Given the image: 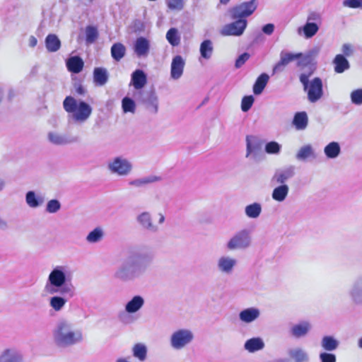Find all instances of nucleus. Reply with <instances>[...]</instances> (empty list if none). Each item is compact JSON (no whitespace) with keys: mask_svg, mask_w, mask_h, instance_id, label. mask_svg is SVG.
<instances>
[{"mask_svg":"<svg viewBox=\"0 0 362 362\" xmlns=\"http://www.w3.org/2000/svg\"><path fill=\"white\" fill-rule=\"evenodd\" d=\"M168 7L172 10H182L183 8V0H168Z\"/></svg>","mask_w":362,"mask_h":362,"instance_id":"obj_57","label":"nucleus"},{"mask_svg":"<svg viewBox=\"0 0 362 362\" xmlns=\"http://www.w3.org/2000/svg\"><path fill=\"white\" fill-rule=\"evenodd\" d=\"M72 272L65 265H57L49 272L44 286L49 295L61 294L69 298L76 295V288L71 283Z\"/></svg>","mask_w":362,"mask_h":362,"instance_id":"obj_2","label":"nucleus"},{"mask_svg":"<svg viewBox=\"0 0 362 362\" xmlns=\"http://www.w3.org/2000/svg\"><path fill=\"white\" fill-rule=\"evenodd\" d=\"M295 170L293 165L276 170L272 177V182L276 185H286V182L294 177Z\"/></svg>","mask_w":362,"mask_h":362,"instance_id":"obj_11","label":"nucleus"},{"mask_svg":"<svg viewBox=\"0 0 362 362\" xmlns=\"http://www.w3.org/2000/svg\"><path fill=\"white\" fill-rule=\"evenodd\" d=\"M341 52L345 57L351 56L353 53L352 46L349 44H344L341 47Z\"/></svg>","mask_w":362,"mask_h":362,"instance_id":"obj_61","label":"nucleus"},{"mask_svg":"<svg viewBox=\"0 0 362 362\" xmlns=\"http://www.w3.org/2000/svg\"><path fill=\"white\" fill-rule=\"evenodd\" d=\"M166 39L173 47L179 45L180 43V37L176 28H172L166 33Z\"/></svg>","mask_w":362,"mask_h":362,"instance_id":"obj_46","label":"nucleus"},{"mask_svg":"<svg viewBox=\"0 0 362 362\" xmlns=\"http://www.w3.org/2000/svg\"><path fill=\"white\" fill-rule=\"evenodd\" d=\"M76 93L80 95H83L86 94V90L82 85H78L76 87Z\"/></svg>","mask_w":362,"mask_h":362,"instance_id":"obj_63","label":"nucleus"},{"mask_svg":"<svg viewBox=\"0 0 362 362\" xmlns=\"http://www.w3.org/2000/svg\"><path fill=\"white\" fill-rule=\"evenodd\" d=\"M61 208V204L57 199H52L47 204L46 211L48 213L54 214L57 212Z\"/></svg>","mask_w":362,"mask_h":362,"instance_id":"obj_54","label":"nucleus"},{"mask_svg":"<svg viewBox=\"0 0 362 362\" xmlns=\"http://www.w3.org/2000/svg\"><path fill=\"white\" fill-rule=\"evenodd\" d=\"M245 212L248 218H257L262 212V206L259 203L255 202L246 206Z\"/></svg>","mask_w":362,"mask_h":362,"instance_id":"obj_44","label":"nucleus"},{"mask_svg":"<svg viewBox=\"0 0 362 362\" xmlns=\"http://www.w3.org/2000/svg\"><path fill=\"white\" fill-rule=\"evenodd\" d=\"M144 305V299L141 296H134L125 305V311L134 313L139 311Z\"/></svg>","mask_w":362,"mask_h":362,"instance_id":"obj_27","label":"nucleus"},{"mask_svg":"<svg viewBox=\"0 0 362 362\" xmlns=\"http://www.w3.org/2000/svg\"><path fill=\"white\" fill-rule=\"evenodd\" d=\"M292 123L297 130H304L308 124L307 113L304 111L296 112L294 115Z\"/></svg>","mask_w":362,"mask_h":362,"instance_id":"obj_31","label":"nucleus"},{"mask_svg":"<svg viewBox=\"0 0 362 362\" xmlns=\"http://www.w3.org/2000/svg\"><path fill=\"white\" fill-rule=\"evenodd\" d=\"M236 264L237 260L229 256H222L218 259L217 268L223 274H230Z\"/></svg>","mask_w":362,"mask_h":362,"instance_id":"obj_16","label":"nucleus"},{"mask_svg":"<svg viewBox=\"0 0 362 362\" xmlns=\"http://www.w3.org/2000/svg\"><path fill=\"white\" fill-rule=\"evenodd\" d=\"M260 310L257 308L251 307L243 310L239 313V319L245 323H251L259 318Z\"/></svg>","mask_w":362,"mask_h":362,"instance_id":"obj_21","label":"nucleus"},{"mask_svg":"<svg viewBox=\"0 0 362 362\" xmlns=\"http://www.w3.org/2000/svg\"><path fill=\"white\" fill-rule=\"evenodd\" d=\"M125 53L126 47L123 44L117 42L112 45L111 47V55L115 61H120L124 57Z\"/></svg>","mask_w":362,"mask_h":362,"instance_id":"obj_41","label":"nucleus"},{"mask_svg":"<svg viewBox=\"0 0 362 362\" xmlns=\"http://www.w3.org/2000/svg\"><path fill=\"white\" fill-rule=\"evenodd\" d=\"M321 362H336V356L333 354L323 352L320 354Z\"/></svg>","mask_w":362,"mask_h":362,"instance_id":"obj_59","label":"nucleus"},{"mask_svg":"<svg viewBox=\"0 0 362 362\" xmlns=\"http://www.w3.org/2000/svg\"><path fill=\"white\" fill-rule=\"evenodd\" d=\"M311 324L306 320L301 321L294 325L290 329L291 334L297 339L305 337L311 330Z\"/></svg>","mask_w":362,"mask_h":362,"instance_id":"obj_19","label":"nucleus"},{"mask_svg":"<svg viewBox=\"0 0 362 362\" xmlns=\"http://www.w3.org/2000/svg\"><path fill=\"white\" fill-rule=\"evenodd\" d=\"M108 80V73L105 68L97 67L93 71V81L97 86H104Z\"/></svg>","mask_w":362,"mask_h":362,"instance_id":"obj_34","label":"nucleus"},{"mask_svg":"<svg viewBox=\"0 0 362 362\" xmlns=\"http://www.w3.org/2000/svg\"><path fill=\"white\" fill-rule=\"evenodd\" d=\"M274 30V25L272 23L266 24L262 27V31L264 33L269 35L273 33Z\"/></svg>","mask_w":362,"mask_h":362,"instance_id":"obj_62","label":"nucleus"},{"mask_svg":"<svg viewBox=\"0 0 362 362\" xmlns=\"http://www.w3.org/2000/svg\"><path fill=\"white\" fill-rule=\"evenodd\" d=\"M37 40L34 36H30L29 38V46L31 47H34L37 45Z\"/></svg>","mask_w":362,"mask_h":362,"instance_id":"obj_64","label":"nucleus"},{"mask_svg":"<svg viewBox=\"0 0 362 362\" xmlns=\"http://www.w3.org/2000/svg\"><path fill=\"white\" fill-rule=\"evenodd\" d=\"M258 0L242 2L228 10L232 19H245L251 16L258 6Z\"/></svg>","mask_w":362,"mask_h":362,"instance_id":"obj_7","label":"nucleus"},{"mask_svg":"<svg viewBox=\"0 0 362 362\" xmlns=\"http://www.w3.org/2000/svg\"><path fill=\"white\" fill-rule=\"evenodd\" d=\"M334 70L337 74H342L349 70L351 67L350 63L341 54H337L332 60Z\"/></svg>","mask_w":362,"mask_h":362,"instance_id":"obj_22","label":"nucleus"},{"mask_svg":"<svg viewBox=\"0 0 362 362\" xmlns=\"http://www.w3.org/2000/svg\"><path fill=\"white\" fill-rule=\"evenodd\" d=\"M122 107L124 112L134 113L136 110V104L133 99L129 97H124L122 100Z\"/></svg>","mask_w":362,"mask_h":362,"instance_id":"obj_49","label":"nucleus"},{"mask_svg":"<svg viewBox=\"0 0 362 362\" xmlns=\"http://www.w3.org/2000/svg\"><path fill=\"white\" fill-rule=\"evenodd\" d=\"M138 222L146 229L156 232L157 227L153 225L151 216L147 212H144L137 217Z\"/></svg>","mask_w":362,"mask_h":362,"instance_id":"obj_38","label":"nucleus"},{"mask_svg":"<svg viewBox=\"0 0 362 362\" xmlns=\"http://www.w3.org/2000/svg\"><path fill=\"white\" fill-rule=\"evenodd\" d=\"M0 362H24V356L18 348L8 347L0 351Z\"/></svg>","mask_w":362,"mask_h":362,"instance_id":"obj_14","label":"nucleus"},{"mask_svg":"<svg viewBox=\"0 0 362 362\" xmlns=\"http://www.w3.org/2000/svg\"><path fill=\"white\" fill-rule=\"evenodd\" d=\"M199 52L201 57L205 59H209L213 54L214 46L210 40H204L200 45Z\"/></svg>","mask_w":362,"mask_h":362,"instance_id":"obj_37","label":"nucleus"},{"mask_svg":"<svg viewBox=\"0 0 362 362\" xmlns=\"http://www.w3.org/2000/svg\"><path fill=\"white\" fill-rule=\"evenodd\" d=\"M25 202L30 207L37 208L44 203L45 197L40 194L29 191L25 194Z\"/></svg>","mask_w":362,"mask_h":362,"instance_id":"obj_28","label":"nucleus"},{"mask_svg":"<svg viewBox=\"0 0 362 362\" xmlns=\"http://www.w3.org/2000/svg\"><path fill=\"white\" fill-rule=\"evenodd\" d=\"M341 151V148L339 143L332 141L328 144L324 149L325 154L329 158H337Z\"/></svg>","mask_w":362,"mask_h":362,"instance_id":"obj_42","label":"nucleus"},{"mask_svg":"<svg viewBox=\"0 0 362 362\" xmlns=\"http://www.w3.org/2000/svg\"><path fill=\"white\" fill-rule=\"evenodd\" d=\"M302 53H291L286 50H282L280 53V60L274 65L273 68V74L281 73L284 71L285 66L290 62L301 59Z\"/></svg>","mask_w":362,"mask_h":362,"instance_id":"obj_13","label":"nucleus"},{"mask_svg":"<svg viewBox=\"0 0 362 362\" xmlns=\"http://www.w3.org/2000/svg\"><path fill=\"white\" fill-rule=\"evenodd\" d=\"M68 296L57 295L54 294L49 298V306L55 311H61L65 306Z\"/></svg>","mask_w":362,"mask_h":362,"instance_id":"obj_30","label":"nucleus"},{"mask_svg":"<svg viewBox=\"0 0 362 362\" xmlns=\"http://www.w3.org/2000/svg\"><path fill=\"white\" fill-rule=\"evenodd\" d=\"M159 180H160L159 177L154 176V175H151V176H147V177L130 180V181H129L128 184L131 186L139 188V187H144L145 185H148L150 183L155 182Z\"/></svg>","mask_w":362,"mask_h":362,"instance_id":"obj_39","label":"nucleus"},{"mask_svg":"<svg viewBox=\"0 0 362 362\" xmlns=\"http://www.w3.org/2000/svg\"><path fill=\"white\" fill-rule=\"evenodd\" d=\"M342 4L348 8L362 9V0H344Z\"/></svg>","mask_w":362,"mask_h":362,"instance_id":"obj_56","label":"nucleus"},{"mask_svg":"<svg viewBox=\"0 0 362 362\" xmlns=\"http://www.w3.org/2000/svg\"><path fill=\"white\" fill-rule=\"evenodd\" d=\"M254 103V98L252 95L244 96L241 102V109L243 112H247Z\"/></svg>","mask_w":362,"mask_h":362,"instance_id":"obj_55","label":"nucleus"},{"mask_svg":"<svg viewBox=\"0 0 362 362\" xmlns=\"http://www.w3.org/2000/svg\"><path fill=\"white\" fill-rule=\"evenodd\" d=\"M288 356L294 362H308L309 356L302 348L296 347L288 351Z\"/></svg>","mask_w":362,"mask_h":362,"instance_id":"obj_29","label":"nucleus"},{"mask_svg":"<svg viewBox=\"0 0 362 362\" xmlns=\"http://www.w3.org/2000/svg\"><path fill=\"white\" fill-rule=\"evenodd\" d=\"M350 99L352 104L357 106L362 105V88L352 90L350 93Z\"/></svg>","mask_w":362,"mask_h":362,"instance_id":"obj_51","label":"nucleus"},{"mask_svg":"<svg viewBox=\"0 0 362 362\" xmlns=\"http://www.w3.org/2000/svg\"><path fill=\"white\" fill-rule=\"evenodd\" d=\"M264 342L260 337H253L247 339L244 344V348L250 353H255L264 348Z\"/></svg>","mask_w":362,"mask_h":362,"instance_id":"obj_26","label":"nucleus"},{"mask_svg":"<svg viewBox=\"0 0 362 362\" xmlns=\"http://www.w3.org/2000/svg\"><path fill=\"white\" fill-rule=\"evenodd\" d=\"M288 192L289 187L288 185H279L273 189L272 197L278 202H282L288 197Z\"/></svg>","mask_w":362,"mask_h":362,"instance_id":"obj_32","label":"nucleus"},{"mask_svg":"<svg viewBox=\"0 0 362 362\" xmlns=\"http://www.w3.org/2000/svg\"><path fill=\"white\" fill-rule=\"evenodd\" d=\"M194 339L192 332L188 329L175 331L170 337V346L175 350H180L189 344Z\"/></svg>","mask_w":362,"mask_h":362,"instance_id":"obj_9","label":"nucleus"},{"mask_svg":"<svg viewBox=\"0 0 362 362\" xmlns=\"http://www.w3.org/2000/svg\"><path fill=\"white\" fill-rule=\"evenodd\" d=\"M133 355L139 361H144L146 358L147 349L144 344H136L133 347Z\"/></svg>","mask_w":362,"mask_h":362,"instance_id":"obj_47","label":"nucleus"},{"mask_svg":"<svg viewBox=\"0 0 362 362\" xmlns=\"http://www.w3.org/2000/svg\"><path fill=\"white\" fill-rule=\"evenodd\" d=\"M54 344L60 348H67L83 341V332L76 329L74 324L66 319L58 320L52 330Z\"/></svg>","mask_w":362,"mask_h":362,"instance_id":"obj_3","label":"nucleus"},{"mask_svg":"<svg viewBox=\"0 0 362 362\" xmlns=\"http://www.w3.org/2000/svg\"><path fill=\"white\" fill-rule=\"evenodd\" d=\"M48 141L56 146H64L75 143L78 141L76 137L70 136L67 134H60L56 132H49L47 134Z\"/></svg>","mask_w":362,"mask_h":362,"instance_id":"obj_15","label":"nucleus"},{"mask_svg":"<svg viewBox=\"0 0 362 362\" xmlns=\"http://www.w3.org/2000/svg\"><path fill=\"white\" fill-rule=\"evenodd\" d=\"M234 22L224 25L221 31L224 36H240L243 34L247 28V21L246 19H235Z\"/></svg>","mask_w":362,"mask_h":362,"instance_id":"obj_10","label":"nucleus"},{"mask_svg":"<svg viewBox=\"0 0 362 362\" xmlns=\"http://www.w3.org/2000/svg\"><path fill=\"white\" fill-rule=\"evenodd\" d=\"M314 69L310 66L307 69H304L300 74L299 79L303 84L304 89H307L309 84V77L313 74Z\"/></svg>","mask_w":362,"mask_h":362,"instance_id":"obj_50","label":"nucleus"},{"mask_svg":"<svg viewBox=\"0 0 362 362\" xmlns=\"http://www.w3.org/2000/svg\"><path fill=\"white\" fill-rule=\"evenodd\" d=\"M252 231L250 229H242L235 233L227 243L229 250H245L251 246Z\"/></svg>","mask_w":362,"mask_h":362,"instance_id":"obj_6","label":"nucleus"},{"mask_svg":"<svg viewBox=\"0 0 362 362\" xmlns=\"http://www.w3.org/2000/svg\"><path fill=\"white\" fill-rule=\"evenodd\" d=\"M318 53L319 49L317 47L310 50L306 55H305L303 57H302V60L298 62V64L301 65L310 63L312 61L313 58L317 56Z\"/></svg>","mask_w":362,"mask_h":362,"instance_id":"obj_53","label":"nucleus"},{"mask_svg":"<svg viewBox=\"0 0 362 362\" xmlns=\"http://www.w3.org/2000/svg\"><path fill=\"white\" fill-rule=\"evenodd\" d=\"M269 78V77L268 74L265 73H263L258 76L253 86V93L255 95H259L262 93L268 83Z\"/></svg>","mask_w":362,"mask_h":362,"instance_id":"obj_36","label":"nucleus"},{"mask_svg":"<svg viewBox=\"0 0 362 362\" xmlns=\"http://www.w3.org/2000/svg\"><path fill=\"white\" fill-rule=\"evenodd\" d=\"M339 344V341L332 336H325L321 341L322 347L327 351L336 350Z\"/></svg>","mask_w":362,"mask_h":362,"instance_id":"obj_40","label":"nucleus"},{"mask_svg":"<svg viewBox=\"0 0 362 362\" xmlns=\"http://www.w3.org/2000/svg\"><path fill=\"white\" fill-rule=\"evenodd\" d=\"M98 37V31L97 28L92 25L86 28V41L87 44L93 43Z\"/></svg>","mask_w":362,"mask_h":362,"instance_id":"obj_48","label":"nucleus"},{"mask_svg":"<svg viewBox=\"0 0 362 362\" xmlns=\"http://www.w3.org/2000/svg\"><path fill=\"white\" fill-rule=\"evenodd\" d=\"M246 143V157L248 158L251 155H252L254 157L257 156L262 147L259 141L255 136H247Z\"/></svg>","mask_w":362,"mask_h":362,"instance_id":"obj_23","label":"nucleus"},{"mask_svg":"<svg viewBox=\"0 0 362 362\" xmlns=\"http://www.w3.org/2000/svg\"><path fill=\"white\" fill-rule=\"evenodd\" d=\"M64 110L71 113L75 122L83 123L90 117L93 108L86 102L76 100L72 96H66L63 101Z\"/></svg>","mask_w":362,"mask_h":362,"instance_id":"obj_4","label":"nucleus"},{"mask_svg":"<svg viewBox=\"0 0 362 362\" xmlns=\"http://www.w3.org/2000/svg\"><path fill=\"white\" fill-rule=\"evenodd\" d=\"M150 51V42L146 37H138L134 45V52L138 57H146Z\"/></svg>","mask_w":362,"mask_h":362,"instance_id":"obj_18","label":"nucleus"},{"mask_svg":"<svg viewBox=\"0 0 362 362\" xmlns=\"http://www.w3.org/2000/svg\"><path fill=\"white\" fill-rule=\"evenodd\" d=\"M45 42L46 49L49 52H55L61 47V41L55 34H49Z\"/></svg>","mask_w":362,"mask_h":362,"instance_id":"obj_35","label":"nucleus"},{"mask_svg":"<svg viewBox=\"0 0 362 362\" xmlns=\"http://www.w3.org/2000/svg\"><path fill=\"white\" fill-rule=\"evenodd\" d=\"M296 159L299 160H305L308 158H316L315 152L311 145H305L302 146L296 154Z\"/></svg>","mask_w":362,"mask_h":362,"instance_id":"obj_43","label":"nucleus"},{"mask_svg":"<svg viewBox=\"0 0 362 362\" xmlns=\"http://www.w3.org/2000/svg\"><path fill=\"white\" fill-rule=\"evenodd\" d=\"M185 62L182 57L180 55H176L173 57L170 67V76L175 80L179 79L184 71Z\"/></svg>","mask_w":362,"mask_h":362,"instance_id":"obj_17","label":"nucleus"},{"mask_svg":"<svg viewBox=\"0 0 362 362\" xmlns=\"http://www.w3.org/2000/svg\"><path fill=\"white\" fill-rule=\"evenodd\" d=\"M153 258V252L149 250L139 249L132 251L117 268L115 276L124 282L139 279L146 273Z\"/></svg>","mask_w":362,"mask_h":362,"instance_id":"obj_1","label":"nucleus"},{"mask_svg":"<svg viewBox=\"0 0 362 362\" xmlns=\"http://www.w3.org/2000/svg\"><path fill=\"white\" fill-rule=\"evenodd\" d=\"M349 295L356 303H362V276L354 281Z\"/></svg>","mask_w":362,"mask_h":362,"instance_id":"obj_24","label":"nucleus"},{"mask_svg":"<svg viewBox=\"0 0 362 362\" xmlns=\"http://www.w3.org/2000/svg\"><path fill=\"white\" fill-rule=\"evenodd\" d=\"M103 235L104 232L103 229L97 227L88 233L86 237V241L89 243H95L101 240Z\"/></svg>","mask_w":362,"mask_h":362,"instance_id":"obj_45","label":"nucleus"},{"mask_svg":"<svg viewBox=\"0 0 362 362\" xmlns=\"http://www.w3.org/2000/svg\"><path fill=\"white\" fill-rule=\"evenodd\" d=\"M84 63L80 57L74 56L69 58L66 61V66L69 71L78 74L83 69Z\"/></svg>","mask_w":362,"mask_h":362,"instance_id":"obj_33","label":"nucleus"},{"mask_svg":"<svg viewBox=\"0 0 362 362\" xmlns=\"http://www.w3.org/2000/svg\"><path fill=\"white\" fill-rule=\"evenodd\" d=\"M321 21V16L319 13L313 11L310 12L307 18V22H320Z\"/></svg>","mask_w":362,"mask_h":362,"instance_id":"obj_60","label":"nucleus"},{"mask_svg":"<svg viewBox=\"0 0 362 362\" xmlns=\"http://www.w3.org/2000/svg\"><path fill=\"white\" fill-rule=\"evenodd\" d=\"M265 151L268 154H279L281 149V146L276 141H269L265 145Z\"/></svg>","mask_w":362,"mask_h":362,"instance_id":"obj_52","label":"nucleus"},{"mask_svg":"<svg viewBox=\"0 0 362 362\" xmlns=\"http://www.w3.org/2000/svg\"><path fill=\"white\" fill-rule=\"evenodd\" d=\"M308 99L310 103L318 101L323 95L322 81L319 77H315L309 82L307 88Z\"/></svg>","mask_w":362,"mask_h":362,"instance_id":"obj_12","label":"nucleus"},{"mask_svg":"<svg viewBox=\"0 0 362 362\" xmlns=\"http://www.w3.org/2000/svg\"><path fill=\"white\" fill-rule=\"evenodd\" d=\"M319 30V26L314 22H306L305 24L298 28V35L303 36L306 39L313 37Z\"/></svg>","mask_w":362,"mask_h":362,"instance_id":"obj_25","label":"nucleus"},{"mask_svg":"<svg viewBox=\"0 0 362 362\" xmlns=\"http://www.w3.org/2000/svg\"><path fill=\"white\" fill-rule=\"evenodd\" d=\"M107 169L112 174L127 176L131 173L133 165L127 158L123 156H117L108 162Z\"/></svg>","mask_w":362,"mask_h":362,"instance_id":"obj_8","label":"nucleus"},{"mask_svg":"<svg viewBox=\"0 0 362 362\" xmlns=\"http://www.w3.org/2000/svg\"><path fill=\"white\" fill-rule=\"evenodd\" d=\"M135 99L141 103L151 114L156 115L158 112V97L154 90H139L134 93Z\"/></svg>","mask_w":362,"mask_h":362,"instance_id":"obj_5","label":"nucleus"},{"mask_svg":"<svg viewBox=\"0 0 362 362\" xmlns=\"http://www.w3.org/2000/svg\"><path fill=\"white\" fill-rule=\"evenodd\" d=\"M250 57V54L247 52H244L243 54H240L235 60V68H240L249 59Z\"/></svg>","mask_w":362,"mask_h":362,"instance_id":"obj_58","label":"nucleus"},{"mask_svg":"<svg viewBox=\"0 0 362 362\" xmlns=\"http://www.w3.org/2000/svg\"><path fill=\"white\" fill-rule=\"evenodd\" d=\"M146 83L147 76L143 70L136 69L132 74L130 85H132L136 91L142 90Z\"/></svg>","mask_w":362,"mask_h":362,"instance_id":"obj_20","label":"nucleus"}]
</instances>
